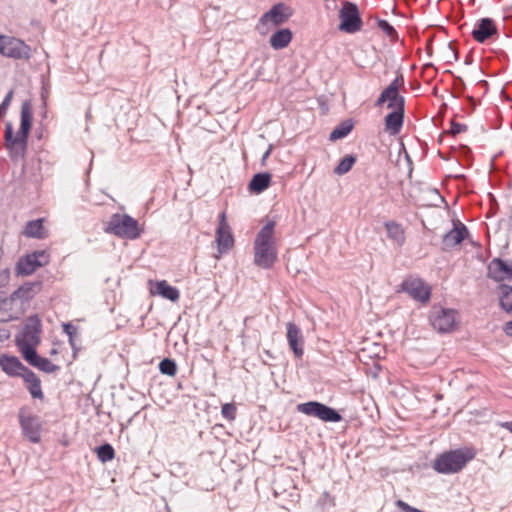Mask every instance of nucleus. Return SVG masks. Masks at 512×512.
Instances as JSON below:
<instances>
[{"instance_id": "27", "label": "nucleus", "mask_w": 512, "mask_h": 512, "mask_svg": "<svg viewBox=\"0 0 512 512\" xmlns=\"http://www.w3.org/2000/svg\"><path fill=\"white\" fill-rule=\"evenodd\" d=\"M23 235L28 238L44 239L47 236V232L43 225V219L28 221L25 225Z\"/></svg>"}, {"instance_id": "50", "label": "nucleus", "mask_w": 512, "mask_h": 512, "mask_svg": "<svg viewBox=\"0 0 512 512\" xmlns=\"http://www.w3.org/2000/svg\"><path fill=\"white\" fill-rule=\"evenodd\" d=\"M52 4L56 3V0H49Z\"/></svg>"}, {"instance_id": "15", "label": "nucleus", "mask_w": 512, "mask_h": 512, "mask_svg": "<svg viewBox=\"0 0 512 512\" xmlns=\"http://www.w3.org/2000/svg\"><path fill=\"white\" fill-rule=\"evenodd\" d=\"M453 225V229L445 233L442 237L443 251H450L455 246L461 244L469 235L467 227L462 222H453Z\"/></svg>"}, {"instance_id": "16", "label": "nucleus", "mask_w": 512, "mask_h": 512, "mask_svg": "<svg viewBox=\"0 0 512 512\" xmlns=\"http://www.w3.org/2000/svg\"><path fill=\"white\" fill-rule=\"evenodd\" d=\"M497 34L498 28L495 21L488 17L478 20L471 32L473 39L478 43H484Z\"/></svg>"}, {"instance_id": "8", "label": "nucleus", "mask_w": 512, "mask_h": 512, "mask_svg": "<svg viewBox=\"0 0 512 512\" xmlns=\"http://www.w3.org/2000/svg\"><path fill=\"white\" fill-rule=\"evenodd\" d=\"M404 86L403 74L399 73L396 78L380 93L375 106H382L387 102V108L391 110L405 109V98L399 94Z\"/></svg>"}, {"instance_id": "18", "label": "nucleus", "mask_w": 512, "mask_h": 512, "mask_svg": "<svg viewBox=\"0 0 512 512\" xmlns=\"http://www.w3.org/2000/svg\"><path fill=\"white\" fill-rule=\"evenodd\" d=\"M291 16L292 12L289 7L284 3H277L261 16L260 22L262 24L270 22L274 26H279L285 23Z\"/></svg>"}, {"instance_id": "26", "label": "nucleus", "mask_w": 512, "mask_h": 512, "mask_svg": "<svg viewBox=\"0 0 512 512\" xmlns=\"http://www.w3.org/2000/svg\"><path fill=\"white\" fill-rule=\"evenodd\" d=\"M292 38V31L289 28H282L271 35L269 43L273 49L280 50L287 47Z\"/></svg>"}, {"instance_id": "2", "label": "nucleus", "mask_w": 512, "mask_h": 512, "mask_svg": "<svg viewBox=\"0 0 512 512\" xmlns=\"http://www.w3.org/2000/svg\"><path fill=\"white\" fill-rule=\"evenodd\" d=\"M474 458L469 449H455L439 455L433 464V469L441 474H454L461 471Z\"/></svg>"}, {"instance_id": "45", "label": "nucleus", "mask_w": 512, "mask_h": 512, "mask_svg": "<svg viewBox=\"0 0 512 512\" xmlns=\"http://www.w3.org/2000/svg\"><path fill=\"white\" fill-rule=\"evenodd\" d=\"M500 426L512 433V421L502 422Z\"/></svg>"}, {"instance_id": "11", "label": "nucleus", "mask_w": 512, "mask_h": 512, "mask_svg": "<svg viewBox=\"0 0 512 512\" xmlns=\"http://www.w3.org/2000/svg\"><path fill=\"white\" fill-rule=\"evenodd\" d=\"M18 419L23 436L31 443H39L42 431L40 418L36 415H26L25 407H22L19 410Z\"/></svg>"}, {"instance_id": "30", "label": "nucleus", "mask_w": 512, "mask_h": 512, "mask_svg": "<svg viewBox=\"0 0 512 512\" xmlns=\"http://www.w3.org/2000/svg\"><path fill=\"white\" fill-rule=\"evenodd\" d=\"M499 290V306L506 313H512V286L508 284H500Z\"/></svg>"}, {"instance_id": "42", "label": "nucleus", "mask_w": 512, "mask_h": 512, "mask_svg": "<svg viewBox=\"0 0 512 512\" xmlns=\"http://www.w3.org/2000/svg\"><path fill=\"white\" fill-rule=\"evenodd\" d=\"M10 278V272L8 269H4L0 272V288L4 287Z\"/></svg>"}, {"instance_id": "25", "label": "nucleus", "mask_w": 512, "mask_h": 512, "mask_svg": "<svg viewBox=\"0 0 512 512\" xmlns=\"http://www.w3.org/2000/svg\"><path fill=\"white\" fill-rule=\"evenodd\" d=\"M272 175L269 172H260L253 175L248 184V189L251 193L261 194L271 184Z\"/></svg>"}, {"instance_id": "22", "label": "nucleus", "mask_w": 512, "mask_h": 512, "mask_svg": "<svg viewBox=\"0 0 512 512\" xmlns=\"http://www.w3.org/2000/svg\"><path fill=\"white\" fill-rule=\"evenodd\" d=\"M30 131L19 128L17 135L14 136L13 126L11 122H7L5 125V147L8 150H12L17 144L26 145Z\"/></svg>"}, {"instance_id": "41", "label": "nucleus", "mask_w": 512, "mask_h": 512, "mask_svg": "<svg viewBox=\"0 0 512 512\" xmlns=\"http://www.w3.org/2000/svg\"><path fill=\"white\" fill-rule=\"evenodd\" d=\"M466 130H467V125L462 124V123H458V122H455V121L451 122L450 132H451L452 135L460 134L462 132H465Z\"/></svg>"}, {"instance_id": "37", "label": "nucleus", "mask_w": 512, "mask_h": 512, "mask_svg": "<svg viewBox=\"0 0 512 512\" xmlns=\"http://www.w3.org/2000/svg\"><path fill=\"white\" fill-rule=\"evenodd\" d=\"M222 417L228 421H233L236 418V406L233 403H225L221 408Z\"/></svg>"}, {"instance_id": "39", "label": "nucleus", "mask_w": 512, "mask_h": 512, "mask_svg": "<svg viewBox=\"0 0 512 512\" xmlns=\"http://www.w3.org/2000/svg\"><path fill=\"white\" fill-rule=\"evenodd\" d=\"M465 89V83L461 77H456L453 84V96L459 97Z\"/></svg>"}, {"instance_id": "12", "label": "nucleus", "mask_w": 512, "mask_h": 512, "mask_svg": "<svg viewBox=\"0 0 512 512\" xmlns=\"http://www.w3.org/2000/svg\"><path fill=\"white\" fill-rule=\"evenodd\" d=\"M399 292L407 293L412 299L421 303L429 301L431 289L420 278H407L402 281Z\"/></svg>"}, {"instance_id": "21", "label": "nucleus", "mask_w": 512, "mask_h": 512, "mask_svg": "<svg viewBox=\"0 0 512 512\" xmlns=\"http://www.w3.org/2000/svg\"><path fill=\"white\" fill-rule=\"evenodd\" d=\"M0 368L11 377H21L29 370L18 357L2 354L0 356Z\"/></svg>"}, {"instance_id": "38", "label": "nucleus", "mask_w": 512, "mask_h": 512, "mask_svg": "<svg viewBox=\"0 0 512 512\" xmlns=\"http://www.w3.org/2000/svg\"><path fill=\"white\" fill-rule=\"evenodd\" d=\"M64 333L69 337V342L74 347L73 337L77 333V328L71 323H63L62 325Z\"/></svg>"}, {"instance_id": "33", "label": "nucleus", "mask_w": 512, "mask_h": 512, "mask_svg": "<svg viewBox=\"0 0 512 512\" xmlns=\"http://www.w3.org/2000/svg\"><path fill=\"white\" fill-rule=\"evenodd\" d=\"M356 160V156L352 154L345 155L340 160L339 164L334 168V173L339 176L348 173L356 163Z\"/></svg>"}, {"instance_id": "31", "label": "nucleus", "mask_w": 512, "mask_h": 512, "mask_svg": "<svg viewBox=\"0 0 512 512\" xmlns=\"http://www.w3.org/2000/svg\"><path fill=\"white\" fill-rule=\"evenodd\" d=\"M354 123L351 119L342 121L330 133L329 140L336 141L345 138L353 129Z\"/></svg>"}, {"instance_id": "35", "label": "nucleus", "mask_w": 512, "mask_h": 512, "mask_svg": "<svg viewBox=\"0 0 512 512\" xmlns=\"http://www.w3.org/2000/svg\"><path fill=\"white\" fill-rule=\"evenodd\" d=\"M159 370L164 375L175 376V374L177 373V364L171 358H164L159 363Z\"/></svg>"}, {"instance_id": "43", "label": "nucleus", "mask_w": 512, "mask_h": 512, "mask_svg": "<svg viewBox=\"0 0 512 512\" xmlns=\"http://www.w3.org/2000/svg\"><path fill=\"white\" fill-rule=\"evenodd\" d=\"M272 148L273 146L272 145H269L268 149L265 151V153L263 154L262 158H261V165L264 166L266 164V161L267 159L269 158L270 154H271V151H272Z\"/></svg>"}, {"instance_id": "5", "label": "nucleus", "mask_w": 512, "mask_h": 512, "mask_svg": "<svg viewBox=\"0 0 512 512\" xmlns=\"http://www.w3.org/2000/svg\"><path fill=\"white\" fill-rule=\"evenodd\" d=\"M42 332V323L38 315L29 316L24 324L22 331L16 335L15 344L21 355L27 347L36 349L41 342L40 334Z\"/></svg>"}, {"instance_id": "29", "label": "nucleus", "mask_w": 512, "mask_h": 512, "mask_svg": "<svg viewBox=\"0 0 512 512\" xmlns=\"http://www.w3.org/2000/svg\"><path fill=\"white\" fill-rule=\"evenodd\" d=\"M387 237L392 240L397 246L401 247L405 243V233L400 224L395 221H388L385 223Z\"/></svg>"}, {"instance_id": "14", "label": "nucleus", "mask_w": 512, "mask_h": 512, "mask_svg": "<svg viewBox=\"0 0 512 512\" xmlns=\"http://www.w3.org/2000/svg\"><path fill=\"white\" fill-rule=\"evenodd\" d=\"M216 242L218 252L220 254L228 252L234 246V237L232 235L231 228L226 221L225 212H222L219 215V224L216 229Z\"/></svg>"}, {"instance_id": "49", "label": "nucleus", "mask_w": 512, "mask_h": 512, "mask_svg": "<svg viewBox=\"0 0 512 512\" xmlns=\"http://www.w3.org/2000/svg\"><path fill=\"white\" fill-rule=\"evenodd\" d=\"M16 318H17V316H13V315L9 316V319H16Z\"/></svg>"}, {"instance_id": "7", "label": "nucleus", "mask_w": 512, "mask_h": 512, "mask_svg": "<svg viewBox=\"0 0 512 512\" xmlns=\"http://www.w3.org/2000/svg\"><path fill=\"white\" fill-rule=\"evenodd\" d=\"M457 311L451 308L433 306L429 312V323L438 333L445 334L455 330Z\"/></svg>"}, {"instance_id": "46", "label": "nucleus", "mask_w": 512, "mask_h": 512, "mask_svg": "<svg viewBox=\"0 0 512 512\" xmlns=\"http://www.w3.org/2000/svg\"><path fill=\"white\" fill-rule=\"evenodd\" d=\"M6 37L7 36H5V35H0V54L3 53Z\"/></svg>"}, {"instance_id": "13", "label": "nucleus", "mask_w": 512, "mask_h": 512, "mask_svg": "<svg viewBox=\"0 0 512 512\" xmlns=\"http://www.w3.org/2000/svg\"><path fill=\"white\" fill-rule=\"evenodd\" d=\"M2 55L16 60H28L31 57V48L23 40L7 36Z\"/></svg>"}, {"instance_id": "9", "label": "nucleus", "mask_w": 512, "mask_h": 512, "mask_svg": "<svg viewBox=\"0 0 512 512\" xmlns=\"http://www.w3.org/2000/svg\"><path fill=\"white\" fill-rule=\"evenodd\" d=\"M339 30L354 34L361 30L363 22L358 6L350 1H344L339 11Z\"/></svg>"}, {"instance_id": "4", "label": "nucleus", "mask_w": 512, "mask_h": 512, "mask_svg": "<svg viewBox=\"0 0 512 512\" xmlns=\"http://www.w3.org/2000/svg\"><path fill=\"white\" fill-rule=\"evenodd\" d=\"M41 286L42 283L40 281L24 283L18 287L8 298L2 300L3 308H9L10 310H13L15 307L17 314L22 313L24 311L25 305H27L30 300L35 297V295L40 291Z\"/></svg>"}, {"instance_id": "20", "label": "nucleus", "mask_w": 512, "mask_h": 512, "mask_svg": "<svg viewBox=\"0 0 512 512\" xmlns=\"http://www.w3.org/2000/svg\"><path fill=\"white\" fill-rule=\"evenodd\" d=\"M286 327H287L286 337H287L289 347L293 351L294 356L297 359H301L304 354V349H303L304 338H303L302 332L299 329V327L293 322H288Z\"/></svg>"}, {"instance_id": "53", "label": "nucleus", "mask_w": 512, "mask_h": 512, "mask_svg": "<svg viewBox=\"0 0 512 512\" xmlns=\"http://www.w3.org/2000/svg\"><path fill=\"white\" fill-rule=\"evenodd\" d=\"M510 9L512 10V6L510 7Z\"/></svg>"}, {"instance_id": "6", "label": "nucleus", "mask_w": 512, "mask_h": 512, "mask_svg": "<svg viewBox=\"0 0 512 512\" xmlns=\"http://www.w3.org/2000/svg\"><path fill=\"white\" fill-rule=\"evenodd\" d=\"M296 409L299 413L315 417L323 422L337 423L343 419L339 411L319 401L300 403Z\"/></svg>"}, {"instance_id": "17", "label": "nucleus", "mask_w": 512, "mask_h": 512, "mask_svg": "<svg viewBox=\"0 0 512 512\" xmlns=\"http://www.w3.org/2000/svg\"><path fill=\"white\" fill-rule=\"evenodd\" d=\"M23 359L31 366L45 372L53 373L60 369L59 366L53 364L48 358L41 357L36 349L27 347L22 354Z\"/></svg>"}, {"instance_id": "3", "label": "nucleus", "mask_w": 512, "mask_h": 512, "mask_svg": "<svg viewBox=\"0 0 512 512\" xmlns=\"http://www.w3.org/2000/svg\"><path fill=\"white\" fill-rule=\"evenodd\" d=\"M104 231L122 239H138L143 229L138 221L128 214L114 213L111 215Z\"/></svg>"}, {"instance_id": "24", "label": "nucleus", "mask_w": 512, "mask_h": 512, "mask_svg": "<svg viewBox=\"0 0 512 512\" xmlns=\"http://www.w3.org/2000/svg\"><path fill=\"white\" fill-rule=\"evenodd\" d=\"M22 379L25 383V388L28 390L33 399H44L41 380L31 369L26 371V373L22 376Z\"/></svg>"}, {"instance_id": "23", "label": "nucleus", "mask_w": 512, "mask_h": 512, "mask_svg": "<svg viewBox=\"0 0 512 512\" xmlns=\"http://www.w3.org/2000/svg\"><path fill=\"white\" fill-rule=\"evenodd\" d=\"M405 109L392 110L385 116V130L391 135L400 133L404 123Z\"/></svg>"}, {"instance_id": "48", "label": "nucleus", "mask_w": 512, "mask_h": 512, "mask_svg": "<svg viewBox=\"0 0 512 512\" xmlns=\"http://www.w3.org/2000/svg\"><path fill=\"white\" fill-rule=\"evenodd\" d=\"M467 99L472 103V105L474 106V99L473 97L471 96H468Z\"/></svg>"}, {"instance_id": "47", "label": "nucleus", "mask_w": 512, "mask_h": 512, "mask_svg": "<svg viewBox=\"0 0 512 512\" xmlns=\"http://www.w3.org/2000/svg\"><path fill=\"white\" fill-rule=\"evenodd\" d=\"M448 47L452 50L455 60L458 59V54L453 50L452 43H449Z\"/></svg>"}, {"instance_id": "52", "label": "nucleus", "mask_w": 512, "mask_h": 512, "mask_svg": "<svg viewBox=\"0 0 512 512\" xmlns=\"http://www.w3.org/2000/svg\"><path fill=\"white\" fill-rule=\"evenodd\" d=\"M1 308H3V306H2V301L0 302V309H1Z\"/></svg>"}, {"instance_id": "36", "label": "nucleus", "mask_w": 512, "mask_h": 512, "mask_svg": "<svg viewBox=\"0 0 512 512\" xmlns=\"http://www.w3.org/2000/svg\"><path fill=\"white\" fill-rule=\"evenodd\" d=\"M377 25L388 37L398 38L396 29L387 20L378 19Z\"/></svg>"}, {"instance_id": "10", "label": "nucleus", "mask_w": 512, "mask_h": 512, "mask_svg": "<svg viewBox=\"0 0 512 512\" xmlns=\"http://www.w3.org/2000/svg\"><path fill=\"white\" fill-rule=\"evenodd\" d=\"M49 262L50 255L46 250H35L19 258L15 266V272L20 276H29Z\"/></svg>"}, {"instance_id": "28", "label": "nucleus", "mask_w": 512, "mask_h": 512, "mask_svg": "<svg viewBox=\"0 0 512 512\" xmlns=\"http://www.w3.org/2000/svg\"><path fill=\"white\" fill-rule=\"evenodd\" d=\"M154 292L172 302H176L180 298L179 290L176 287L168 284L165 280L156 282Z\"/></svg>"}, {"instance_id": "1", "label": "nucleus", "mask_w": 512, "mask_h": 512, "mask_svg": "<svg viewBox=\"0 0 512 512\" xmlns=\"http://www.w3.org/2000/svg\"><path fill=\"white\" fill-rule=\"evenodd\" d=\"M275 221L269 220L257 233L254 241V263L270 269L277 260V250L274 246Z\"/></svg>"}, {"instance_id": "51", "label": "nucleus", "mask_w": 512, "mask_h": 512, "mask_svg": "<svg viewBox=\"0 0 512 512\" xmlns=\"http://www.w3.org/2000/svg\"><path fill=\"white\" fill-rule=\"evenodd\" d=\"M420 87V83L416 82V88Z\"/></svg>"}, {"instance_id": "32", "label": "nucleus", "mask_w": 512, "mask_h": 512, "mask_svg": "<svg viewBox=\"0 0 512 512\" xmlns=\"http://www.w3.org/2000/svg\"><path fill=\"white\" fill-rule=\"evenodd\" d=\"M33 120V111L30 102L25 101L21 106L20 128L30 131Z\"/></svg>"}, {"instance_id": "44", "label": "nucleus", "mask_w": 512, "mask_h": 512, "mask_svg": "<svg viewBox=\"0 0 512 512\" xmlns=\"http://www.w3.org/2000/svg\"><path fill=\"white\" fill-rule=\"evenodd\" d=\"M503 331L507 336L512 337V320L505 323Z\"/></svg>"}, {"instance_id": "40", "label": "nucleus", "mask_w": 512, "mask_h": 512, "mask_svg": "<svg viewBox=\"0 0 512 512\" xmlns=\"http://www.w3.org/2000/svg\"><path fill=\"white\" fill-rule=\"evenodd\" d=\"M13 91H9L0 104V117H4L11 103Z\"/></svg>"}, {"instance_id": "19", "label": "nucleus", "mask_w": 512, "mask_h": 512, "mask_svg": "<svg viewBox=\"0 0 512 512\" xmlns=\"http://www.w3.org/2000/svg\"><path fill=\"white\" fill-rule=\"evenodd\" d=\"M487 275L496 282L512 280V265L501 258H494L488 265Z\"/></svg>"}, {"instance_id": "34", "label": "nucleus", "mask_w": 512, "mask_h": 512, "mask_svg": "<svg viewBox=\"0 0 512 512\" xmlns=\"http://www.w3.org/2000/svg\"><path fill=\"white\" fill-rule=\"evenodd\" d=\"M99 461L106 463L115 457V450L109 443H104L95 449Z\"/></svg>"}]
</instances>
